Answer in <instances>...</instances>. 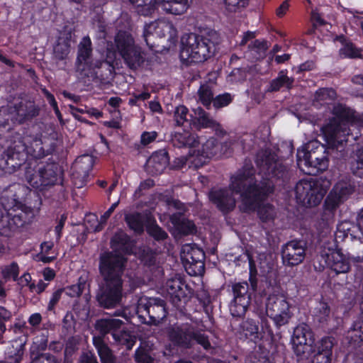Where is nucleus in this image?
<instances>
[{
	"mask_svg": "<svg viewBox=\"0 0 363 363\" xmlns=\"http://www.w3.org/2000/svg\"><path fill=\"white\" fill-rule=\"evenodd\" d=\"M259 172L267 178L257 181L251 163L245 164L230 177V190L240 196L241 209L244 212L255 211L269 194L273 191L270 179L286 180L289 177L288 168L271 150H259L255 159Z\"/></svg>",
	"mask_w": 363,
	"mask_h": 363,
	"instance_id": "nucleus-1",
	"label": "nucleus"
},
{
	"mask_svg": "<svg viewBox=\"0 0 363 363\" xmlns=\"http://www.w3.org/2000/svg\"><path fill=\"white\" fill-rule=\"evenodd\" d=\"M129 242V236L120 230L111 240V247L113 250L104 252L99 255V271L101 279L98 282L95 299L100 308L112 309L122 303L124 294L123 275L126 259L116 251L126 250Z\"/></svg>",
	"mask_w": 363,
	"mask_h": 363,
	"instance_id": "nucleus-2",
	"label": "nucleus"
},
{
	"mask_svg": "<svg viewBox=\"0 0 363 363\" xmlns=\"http://www.w3.org/2000/svg\"><path fill=\"white\" fill-rule=\"evenodd\" d=\"M291 342L294 353L298 362L311 358L312 363H331L334 337H324L315 342L311 328L301 323L294 328Z\"/></svg>",
	"mask_w": 363,
	"mask_h": 363,
	"instance_id": "nucleus-3",
	"label": "nucleus"
},
{
	"mask_svg": "<svg viewBox=\"0 0 363 363\" xmlns=\"http://www.w3.org/2000/svg\"><path fill=\"white\" fill-rule=\"evenodd\" d=\"M218 33L213 30L201 35L189 33L182 38L180 58L191 63L203 62L213 55L219 43Z\"/></svg>",
	"mask_w": 363,
	"mask_h": 363,
	"instance_id": "nucleus-4",
	"label": "nucleus"
},
{
	"mask_svg": "<svg viewBox=\"0 0 363 363\" xmlns=\"http://www.w3.org/2000/svg\"><path fill=\"white\" fill-rule=\"evenodd\" d=\"M330 150L317 140L306 143L302 150L297 152V164L306 174L316 175L326 170L329 165Z\"/></svg>",
	"mask_w": 363,
	"mask_h": 363,
	"instance_id": "nucleus-5",
	"label": "nucleus"
},
{
	"mask_svg": "<svg viewBox=\"0 0 363 363\" xmlns=\"http://www.w3.org/2000/svg\"><path fill=\"white\" fill-rule=\"evenodd\" d=\"M167 334L174 346L182 349L193 348L196 343L206 350L211 347L208 336L189 323L174 324L168 328Z\"/></svg>",
	"mask_w": 363,
	"mask_h": 363,
	"instance_id": "nucleus-6",
	"label": "nucleus"
},
{
	"mask_svg": "<svg viewBox=\"0 0 363 363\" xmlns=\"http://www.w3.org/2000/svg\"><path fill=\"white\" fill-rule=\"evenodd\" d=\"M333 112L335 118L323 128V131L329 143H342L347 141L346 138L350 135V125L354 126L350 124L354 113L352 110L342 104L335 105Z\"/></svg>",
	"mask_w": 363,
	"mask_h": 363,
	"instance_id": "nucleus-7",
	"label": "nucleus"
},
{
	"mask_svg": "<svg viewBox=\"0 0 363 363\" xmlns=\"http://www.w3.org/2000/svg\"><path fill=\"white\" fill-rule=\"evenodd\" d=\"M114 43L118 52L126 66L131 70L141 67L145 56L142 48L137 45L132 35L126 31L120 30L114 38Z\"/></svg>",
	"mask_w": 363,
	"mask_h": 363,
	"instance_id": "nucleus-8",
	"label": "nucleus"
},
{
	"mask_svg": "<svg viewBox=\"0 0 363 363\" xmlns=\"http://www.w3.org/2000/svg\"><path fill=\"white\" fill-rule=\"evenodd\" d=\"M125 323L118 318H104L97 320L94 324L95 330L104 339L107 334H111L113 340L124 345L126 350L132 349L135 343V337L125 328Z\"/></svg>",
	"mask_w": 363,
	"mask_h": 363,
	"instance_id": "nucleus-9",
	"label": "nucleus"
},
{
	"mask_svg": "<svg viewBox=\"0 0 363 363\" xmlns=\"http://www.w3.org/2000/svg\"><path fill=\"white\" fill-rule=\"evenodd\" d=\"M27 157L25 141L19 135L14 137L0 154V169L12 173L26 162Z\"/></svg>",
	"mask_w": 363,
	"mask_h": 363,
	"instance_id": "nucleus-10",
	"label": "nucleus"
},
{
	"mask_svg": "<svg viewBox=\"0 0 363 363\" xmlns=\"http://www.w3.org/2000/svg\"><path fill=\"white\" fill-rule=\"evenodd\" d=\"M135 5L140 15H151L158 6L167 13L174 15L184 13L189 7V0H129Z\"/></svg>",
	"mask_w": 363,
	"mask_h": 363,
	"instance_id": "nucleus-11",
	"label": "nucleus"
},
{
	"mask_svg": "<svg viewBox=\"0 0 363 363\" xmlns=\"http://www.w3.org/2000/svg\"><path fill=\"white\" fill-rule=\"evenodd\" d=\"M137 314L143 323L157 325L167 316L165 301L160 298H142L137 306Z\"/></svg>",
	"mask_w": 363,
	"mask_h": 363,
	"instance_id": "nucleus-12",
	"label": "nucleus"
},
{
	"mask_svg": "<svg viewBox=\"0 0 363 363\" xmlns=\"http://www.w3.org/2000/svg\"><path fill=\"white\" fill-rule=\"evenodd\" d=\"M327 192L319 181L301 180L295 187L296 199L308 206L318 205Z\"/></svg>",
	"mask_w": 363,
	"mask_h": 363,
	"instance_id": "nucleus-13",
	"label": "nucleus"
},
{
	"mask_svg": "<svg viewBox=\"0 0 363 363\" xmlns=\"http://www.w3.org/2000/svg\"><path fill=\"white\" fill-rule=\"evenodd\" d=\"M266 313L277 327L287 324L292 316L289 303L281 294L269 296L266 301Z\"/></svg>",
	"mask_w": 363,
	"mask_h": 363,
	"instance_id": "nucleus-14",
	"label": "nucleus"
},
{
	"mask_svg": "<svg viewBox=\"0 0 363 363\" xmlns=\"http://www.w3.org/2000/svg\"><path fill=\"white\" fill-rule=\"evenodd\" d=\"M181 259L184 267L191 276L201 275L204 272L203 251L195 245L186 244L182 246Z\"/></svg>",
	"mask_w": 363,
	"mask_h": 363,
	"instance_id": "nucleus-15",
	"label": "nucleus"
},
{
	"mask_svg": "<svg viewBox=\"0 0 363 363\" xmlns=\"http://www.w3.org/2000/svg\"><path fill=\"white\" fill-rule=\"evenodd\" d=\"M307 243L303 240H292L281 247L283 264L288 267L301 264L306 255Z\"/></svg>",
	"mask_w": 363,
	"mask_h": 363,
	"instance_id": "nucleus-16",
	"label": "nucleus"
},
{
	"mask_svg": "<svg viewBox=\"0 0 363 363\" xmlns=\"http://www.w3.org/2000/svg\"><path fill=\"white\" fill-rule=\"evenodd\" d=\"M249 285L246 281L235 284L233 286L234 298L230 303V311L233 316L244 315L250 303Z\"/></svg>",
	"mask_w": 363,
	"mask_h": 363,
	"instance_id": "nucleus-17",
	"label": "nucleus"
},
{
	"mask_svg": "<svg viewBox=\"0 0 363 363\" xmlns=\"http://www.w3.org/2000/svg\"><path fill=\"white\" fill-rule=\"evenodd\" d=\"M354 191V186L347 181H340L330 192L325 201V209L330 212L335 211Z\"/></svg>",
	"mask_w": 363,
	"mask_h": 363,
	"instance_id": "nucleus-18",
	"label": "nucleus"
},
{
	"mask_svg": "<svg viewBox=\"0 0 363 363\" xmlns=\"http://www.w3.org/2000/svg\"><path fill=\"white\" fill-rule=\"evenodd\" d=\"M166 287L172 303L177 307L186 303L193 294L191 289L180 278L167 280Z\"/></svg>",
	"mask_w": 363,
	"mask_h": 363,
	"instance_id": "nucleus-19",
	"label": "nucleus"
},
{
	"mask_svg": "<svg viewBox=\"0 0 363 363\" xmlns=\"http://www.w3.org/2000/svg\"><path fill=\"white\" fill-rule=\"evenodd\" d=\"M13 123L22 124L38 116L40 108L31 101H21L10 106Z\"/></svg>",
	"mask_w": 363,
	"mask_h": 363,
	"instance_id": "nucleus-20",
	"label": "nucleus"
},
{
	"mask_svg": "<svg viewBox=\"0 0 363 363\" xmlns=\"http://www.w3.org/2000/svg\"><path fill=\"white\" fill-rule=\"evenodd\" d=\"M91 69L89 73H84V76L91 77L93 81L99 83L101 85H111L114 79L116 72L115 67L112 64L107 62L96 61L90 65Z\"/></svg>",
	"mask_w": 363,
	"mask_h": 363,
	"instance_id": "nucleus-21",
	"label": "nucleus"
},
{
	"mask_svg": "<svg viewBox=\"0 0 363 363\" xmlns=\"http://www.w3.org/2000/svg\"><path fill=\"white\" fill-rule=\"evenodd\" d=\"M25 192V187L20 184L10 185L4 190L1 196V203L6 211L20 209L23 207L22 199Z\"/></svg>",
	"mask_w": 363,
	"mask_h": 363,
	"instance_id": "nucleus-22",
	"label": "nucleus"
},
{
	"mask_svg": "<svg viewBox=\"0 0 363 363\" xmlns=\"http://www.w3.org/2000/svg\"><path fill=\"white\" fill-rule=\"evenodd\" d=\"M209 197L211 201L223 212L232 211L235 206V199L228 189L211 191Z\"/></svg>",
	"mask_w": 363,
	"mask_h": 363,
	"instance_id": "nucleus-23",
	"label": "nucleus"
},
{
	"mask_svg": "<svg viewBox=\"0 0 363 363\" xmlns=\"http://www.w3.org/2000/svg\"><path fill=\"white\" fill-rule=\"evenodd\" d=\"M92 56V44L89 36H84L78 45L77 69L81 74L85 70Z\"/></svg>",
	"mask_w": 363,
	"mask_h": 363,
	"instance_id": "nucleus-24",
	"label": "nucleus"
},
{
	"mask_svg": "<svg viewBox=\"0 0 363 363\" xmlns=\"http://www.w3.org/2000/svg\"><path fill=\"white\" fill-rule=\"evenodd\" d=\"M169 162L168 152L165 150H160L147 160V168L152 174H160L166 169Z\"/></svg>",
	"mask_w": 363,
	"mask_h": 363,
	"instance_id": "nucleus-25",
	"label": "nucleus"
},
{
	"mask_svg": "<svg viewBox=\"0 0 363 363\" xmlns=\"http://www.w3.org/2000/svg\"><path fill=\"white\" fill-rule=\"evenodd\" d=\"M169 220L180 235H188L196 233V227L194 222L182 216V212L172 213L169 216Z\"/></svg>",
	"mask_w": 363,
	"mask_h": 363,
	"instance_id": "nucleus-26",
	"label": "nucleus"
},
{
	"mask_svg": "<svg viewBox=\"0 0 363 363\" xmlns=\"http://www.w3.org/2000/svg\"><path fill=\"white\" fill-rule=\"evenodd\" d=\"M94 164V158L89 155H83L78 157L73 164V174L77 179H80L82 182L89 177V172Z\"/></svg>",
	"mask_w": 363,
	"mask_h": 363,
	"instance_id": "nucleus-27",
	"label": "nucleus"
},
{
	"mask_svg": "<svg viewBox=\"0 0 363 363\" xmlns=\"http://www.w3.org/2000/svg\"><path fill=\"white\" fill-rule=\"evenodd\" d=\"M193 111L194 117L191 119V124L196 129L216 128L219 125L217 121L202 108L198 107L194 109Z\"/></svg>",
	"mask_w": 363,
	"mask_h": 363,
	"instance_id": "nucleus-28",
	"label": "nucleus"
},
{
	"mask_svg": "<svg viewBox=\"0 0 363 363\" xmlns=\"http://www.w3.org/2000/svg\"><path fill=\"white\" fill-rule=\"evenodd\" d=\"M41 170L42 175L43 176V181L44 182L45 189L47 186L54 185L58 177L61 174L59 165L55 162L47 163L46 164H39Z\"/></svg>",
	"mask_w": 363,
	"mask_h": 363,
	"instance_id": "nucleus-29",
	"label": "nucleus"
},
{
	"mask_svg": "<svg viewBox=\"0 0 363 363\" xmlns=\"http://www.w3.org/2000/svg\"><path fill=\"white\" fill-rule=\"evenodd\" d=\"M172 143L177 147H196L199 144L198 136L195 133L184 130L182 133L176 132L172 136Z\"/></svg>",
	"mask_w": 363,
	"mask_h": 363,
	"instance_id": "nucleus-30",
	"label": "nucleus"
},
{
	"mask_svg": "<svg viewBox=\"0 0 363 363\" xmlns=\"http://www.w3.org/2000/svg\"><path fill=\"white\" fill-rule=\"evenodd\" d=\"M32 163H29L28 166L26 167V180L33 188L43 191L45 189V186L40 165L38 164L37 167L35 165L32 167Z\"/></svg>",
	"mask_w": 363,
	"mask_h": 363,
	"instance_id": "nucleus-31",
	"label": "nucleus"
},
{
	"mask_svg": "<svg viewBox=\"0 0 363 363\" xmlns=\"http://www.w3.org/2000/svg\"><path fill=\"white\" fill-rule=\"evenodd\" d=\"M93 344L96 347L102 363H115L116 357L112 350L105 342L102 337L94 336L93 337Z\"/></svg>",
	"mask_w": 363,
	"mask_h": 363,
	"instance_id": "nucleus-32",
	"label": "nucleus"
},
{
	"mask_svg": "<svg viewBox=\"0 0 363 363\" xmlns=\"http://www.w3.org/2000/svg\"><path fill=\"white\" fill-rule=\"evenodd\" d=\"M329 265L336 274L347 273L350 269L348 260L340 251H335L328 257Z\"/></svg>",
	"mask_w": 363,
	"mask_h": 363,
	"instance_id": "nucleus-33",
	"label": "nucleus"
},
{
	"mask_svg": "<svg viewBox=\"0 0 363 363\" xmlns=\"http://www.w3.org/2000/svg\"><path fill=\"white\" fill-rule=\"evenodd\" d=\"M26 144L27 157L30 155L34 159H41L51 153L50 150H45L41 139L35 138L30 141L25 142Z\"/></svg>",
	"mask_w": 363,
	"mask_h": 363,
	"instance_id": "nucleus-34",
	"label": "nucleus"
},
{
	"mask_svg": "<svg viewBox=\"0 0 363 363\" xmlns=\"http://www.w3.org/2000/svg\"><path fill=\"white\" fill-rule=\"evenodd\" d=\"M46 347V342H40L38 347L33 346L30 350V363H59L53 355L39 351L40 349L44 350Z\"/></svg>",
	"mask_w": 363,
	"mask_h": 363,
	"instance_id": "nucleus-35",
	"label": "nucleus"
},
{
	"mask_svg": "<svg viewBox=\"0 0 363 363\" xmlns=\"http://www.w3.org/2000/svg\"><path fill=\"white\" fill-rule=\"evenodd\" d=\"M294 79L289 77L284 71L279 72L277 78L272 79L267 88L269 92L279 91L281 88H286L291 89L293 86Z\"/></svg>",
	"mask_w": 363,
	"mask_h": 363,
	"instance_id": "nucleus-36",
	"label": "nucleus"
},
{
	"mask_svg": "<svg viewBox=\"0 0 363 363\" xmlns=\"http://www.w3.org/2000/svg\"><path fill=\"white\" fill-rule=\"evenodd\" d=\"M337 94L332 88H320L314 94L313 104L314 106L329 104L336 99Z\"/></svg>",
	"mask_w": 363,
	"mask_h": 363,
	"instance_id": "nucleus-37",
	"label": "nucleus"
},
{
	"mask_svg": "<svg viewBox=\"0 0 363 363\" xmlns=\"http://www.w3.org/2000/svg\"><path fill=\"white\" fill-rule=\"evenodd\" d=\"M70 51V40L67 36L58 38L53 48L54 57L57 60H63L67 58Z\"/></svg>",
	"mask_w": 363,
	"mask_h": 363,
	"instance_id": "nucleus-38",
	"label": "nucleus"
},
{
	"mask_svg": "<svg viewBox=\"0 0 363 363\" xmlns=\"http://www.w3.org/2000/svg\"><path fill=\"white\" fill-rule=\"evenodd\" d=\"M350 169L359 177H363V147L356 150L351 156Z\"/></svg>",
	"mask_w": 363,
	"mask_h": 363,
	"instance_id": "nucleus-39",
	"label": "nucleus"
},
{
	"mask_svg": "<svg viewBox=\"0 0 363 363\" xmlns=\"http://www.w3.org/2000/svg\"><path fill=\"white\" fill-rule=\"evenodd\" d=\"M246 363H273L269 357V352L262 347L259 346L245 359Z\"/></svg>",
	"mask_w": 363,
	"mask_h": 363,
	"instance_id": "nucleus-40",
	"label": "nucleus"
},
{
	"mask_svg": "<svg viewBox=\"0 0 363 363\" xmlns=\"http://www.w3.org/2000/svg\"><path fill=\"white\" fill-rule=\"evenodd\" d=\"M125 220L135 233L140 234L144 230L143 216L140 213L125 214Z\"/></svg>",
	"mask_w": 363,
	"mask_h": 363,
	"instance_id": "nucleus-41",
	"label": "nucleus"
},
{
	"mask_svg": "<svg viewBox=\"0 0 363 363\" xmlns=\"http://www.w3.org/2000/svg\"><path fill=\"white\" fill-rule=\"evenodd\" d=\"M11 217L9 221L10 225H13L17 228L22 227L28 223L33 218V213L30 211H26L21 209L19 212L14 214L9 213Z\"/></svg>",
	"mask_w": 363,
	"mask_h": 363,
	"instance_id": "nucleus-42",
	"label": "nucleus"
},
{
	"mask_svg": "<svg viewBox=\"0 0 363 363\" xmlns=\"http://www.w3.org/2000/svg\"><path fill=\"white\" fill-rule=\"evenodd\" d=\"M219 144L214 138L208 140L198 150V155H201L205 159L211 158L216 155Z\"/></svg>",
	"mask_w": 363,
	"mask_h": 363,
	"instance_id": "nucleus-43",
	"label": "nucleus"
},
{
	"mask_svg": "<svg viewBox=\"0 0 363 363\" xmlns=\"http://www.w3.org/2000/svg\"><path fill=\"white\" fill-rule=\"evenodd\" d=\"M192 118L189 113V109L184 105L177 106L173 112V122L175 126H182L184 123L188 122V117Z\"/></svg>",
	"mask_w": 363,
	"mask_h": 363,
	"instance_id": "nucleus-44",
	"label": "nucleus"
},
{
	"mask_svg": "<svg viewBox=\"0 0 363 363\" xmlns=\"http://www.w3.org/2000/svg\"><path fill=\"white\" fill-rule=\"evenodd\" d=\"M242 331L246 337H258L259 322L253 318H247L241 325Z\"/></svg>",
	"mask_w": 363,
	"mask_h": 363,
	"instance_id": "nucleus-45",
	"label": "nucleus"
},
{
	"mask_svg": "<svg viewBox=\"0 0 363 363\" xmlns=\"http://www.w3.org/2000/svg\"><path fill=\"white\" fill-rule=\"evenodd\" d=\"M157 21L151 22L144 27L143 38L147 46L152 48L155 46V38Z\"/></svg>",
	"mask_w": 363,
	"mask_h": 363,
	"instance_id": "nucleus-46",
	"label": "nucleus"
},
{
	"mask_svg": "<svg viewBox=\"0 0 363 363\" xmlns=\"http://www.w3.org/2000/svg\"><path fill=\"white\" fill-rule=\"evenodd\" d=\"M86 282V279L81 277L77 284H73L63 289L64 292L70 297H79L85 289Z\"/></svg>",
	"mask_w": 363,
	"mask_h": 363,
	"instance_id": "nucleus-47",
	"label": "nucleus"
},
{
	"mask_svg": "<svg viewBox=\"0 0 363 363\" xmlns=\"http://www.w3.org/2000/svg\"><path fill=\"white\" fill-rule=\"evenodd\" d=\"M198 94L201 102L203 106L208 108L213 100V94L210 86L208 84L201 85L199 89Z\"/></svg>",
	"mask_w": 363,
	"mask_h": 363,
	"instance_id": "nucleus-48",
	"label": "nucleus"
},
{
	"mask_svg": "<svg viewBox=\"0 0 363 363\" xmlns=\"http://www.w3.org/2000/svg\"><path fill=\"white\" fill-rule=\"evenodd\" d=\"M173 32H174V30L172 23L162 21H157L155 38H162L167 37L168 35L169 37H172V33Z\"/></svg>",
	"mask_w": 363,
	"mask_h": 363,
	"instance_id": "nucleus-49",
	"label": "nucleus"
},
{
	"mask_svg": "<svg viewBox=\"0 0 363 363\" xmlns=\"http://www.w3.org/2000/svg\"><path fill=\"white\" fill-rule=\"evenodd\" d=\"M147 232L157 241L164 240L168 237L167 233L156 223H150L147 226Z\"/></svg>",
	"mask_w": 363,
	"mask_h": 363,
	"instance_id": "nucleus-50",
	"label": "nucleus"
},
{
	"mask_svg": "<svg viewBox=\"0 0 363 363\" xmlns=\"http://www.w3.org/2000/svg\"><path fill=\"white\" fill-rule=\"evenodd\" d=\"M350 257L357 262L363 261V241L360 239L355 240L353 242L350 250Z\"/></svg>",
	"mask_w": 363,
	"mask_h": 363,
	"instance_id": "nucleus-51",
	"label": "nucleus"
},
{
	"mask_svg": "<svg viewBox=\"0 0 363 363\" xmlns=\"http://www.w3.org/2000/svg\"><path fill=\"white\" fill-rule=\"evenodd\" d=\"M2 275L5 279L13 278L16 281L18 276V264L16 262H13L10 265L4 267L2 269Z\"/></svg>",
	"mask_w": 363,
	"mask_h": 363,
	"instance_id": "nucleus-52",
	"label": "nucleus"
},
{
	"mask_svg": "<svg viewBox=\"0 0 363 363\" xmlns=\"http://www.w3.org/2000/svg\"><path fill=\"white\" fill-rule=\"evenodd\" d=\"M258 215L263 222L269 221L273 220L274 217V209L270 205L263 206L262 207L259 208Z\"/></svg>",
	"mask_w": 363,
	"mask_h": 363,
	"instance_id": "nucleus-53",
	"label": "nucleus"
},
{
	"mask_svg": "<svg viewBox=\"0 0 363 363\" xmlns=\"http://www.w3.org/2000/svg\"><path fill=\"white\" fill-rule=\"evenodd\" d=\"M340 55L351 58L360 57V51L352 43H348L340 50Z\"/></svg>",
	"mask_w": 363,
	"mask_h": 363,
	"instance_id": "nucleus-54",
	"label": "nucleus"
},
{
	"mask_svg": "<svg viewBox=\"0 0 363 363\" xmlns=\"http://www.w3.org/2000/svg\"><path fill=\"white\" fill-rule=\"evenodd\" d=\"M106 221V218L103 217V216H101L100 220H98L97 216L94 214L89 215L86 218V222L88 223L91 222H94L96 223V225L91 226L90 230H91L93 232L101 231L103 229Z\"/></svg>",
	"mask_w": 363,
	"mask_h": 363,
	"instance_id": "nucleus-55",
	"label": "nucleus"
},
{
	"mask_svg": "<svg viewBox=\"0 0 363 363\" xmlns=\"http://www.w3.org/2000/svg\"><path fill=\"white\" fill-rule=\"evenodd\" d=\"M11 116L10 106H1L0 108V128H6L9 125V121H12Z\"/></svg>",
	"mask_w": 363,
	"mask_h": 363,
	"instance_id": "nucleus-56",
	"label": "nucleus"
},
{
	"mask_svg": "<svg viewBox=\"0 0 363 363\" xmlns=\"http://www.w3.org/2000/svg\"><path fill=\"white\" fill-rule=\"evenodd\" d=\"M232 101V96L230 94L225 93L217 96L213 100V106L219 108L228 106Z\"/></svg>",
	"mask_w": 363,
	"mask_h": 363,
	"instance_id": "nucleus-57",
	"label": "nucleus"
},
{
	"mask_svg": "<svg viewBox=\"0 0 363 363\" xmlns=\"http://www.w3.org/2000/svg\"><path fill=\"white\" fill-rule=\"evenodd\" d=\"M316 315L319 317V320L322 321L325 320L330 313V307L328 303L323 301L319 302L315 308Z\"/></svg>",
	"mask_w": 363,
	"mask_h": 363,
	"instance_id": "nucleus-58",
	"label": "nucleus"
},
{
	"mask_svg": "<svg viewBox=\"0 0 363 363\" xmlns=\"http://www.w3.org/2000/svg\"><path fill=\"white\" fill-rule=\"evenodd\" d=\"M135 360L138 363H152L153 359L143 349L140 348L136 350L135 354Z\"/></svg>",
	"mask_w": 363,
	"mask_h": 363,
	"instance_id": "nucleus-59",
	"label": "nucleus"
},
{
	"mask_svg": "<svg viewBox=\"0 0 363 363\" xmlns=\"http://www.w3.org/2000/svg\"><path fill=\"white\" fill-rule=\"evenodd\" d=\"M226 9L231 12L235 11L240 7H244L248 0H224Z\"/></svg>",
	"mask_w": 363,
	"mask_h": 363,
	"instance_id": "nucleus-60",
	"label": "nucleus"
},
{
	"mask_svg": "<svg viewBox=\"0 0 363 363\" xmlns=\"http://www.w3.org/2000/svg\"><path fill=\"white\" fill-rule=\"evenodd\" d=\"M167 204L169 210L175 209L178 210V212H182V216H184V212L186 211V208L183 203H182L179 200L176 199H168L167 201Z\"/></svg>",
	"mask_w": 363,
	"mask_h": 363,
	"instance_id": "nucleus-61",
	"label": "nucleus"
},
{
	"mask_svg": "<svg viewBox=\"0 0 363 363\" xmlns=\"http://www.w3.org/2000/svg\"><path fill=\"white\" fill-rule=\"evenodd\" d=\"M269 46L267 45V42L266 40H256L252 43L248 45V48L250 50H255L257 52H264Z\"/></svg>",
	"mask_w": 363,
	"mask_h": 363,
	"instance_id": "nucleus-62",
	"label": "nucleus"
},
{
	"mask_svg": "<svg viewBox=\"0 0 363 363\" xmlns=\"http://www.w3.org/2000/svg\"><path fill=\"white\" fill-rule=\"evenodd\" d=\"M352 331L354 333V336L363 342V322H356L353 325Z\"/></svg>",
	"mask_w": 363,
	"mask_h": 363,
	"instance_id": "nucleus-63",
	"label": "nucleus"
},
{
	"mask_svg": "<svg viewBox=\"0 0 363 363\" xmlns=\"http://www.w3.org/2000/svg\"><path fill=\"white\" fill-rule=\"evenodd\" d=\"M79 363H98V361L91 352H87L80 356Z\"/></svg>",
	"mask_w": 363,
	"mask_h": 363,
	"instance_id": "nucleus-64",
	"label": "nucleus"
}]
</instances>
